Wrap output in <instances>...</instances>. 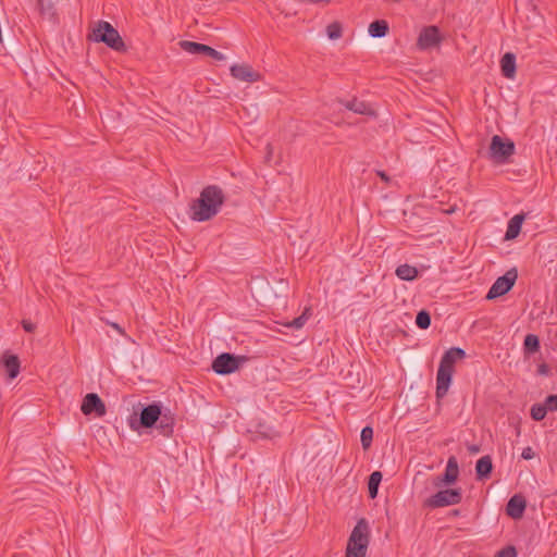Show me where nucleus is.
<instances>
[{
    "mask_svg": "<svg viewBox=\"0 0 557 557\" xmlns=\"http://www.w3.org/2000/svg\"><path fill=\"white\" fill-rule=\"evenodd\" d=\"M515 153V144L510 139H504L494 135L488 148V158L496 164H505Z\"/></svg>",
    "mask_w": 557,
    "mask_h": 557,
    "instance_id": "obj_5",
    "label": "nucleus"
},
{
    "mask_svg": "<svg viewBox=\"0 0 557 557\" xmlns=\"http://www.w3.org/2000/svg\"><path fill=\"white\" fill-rule=\"evenodd\" d=\"M441 42L438 28L436 26L424 27L418 37V47L421 50H426L437 46Z\"/></svg>",
    "mask_w": 557,
    "mask_h": 557,
    "instance_id": "obj_12",
    "label": "nucleus"
},
{
    "mask_svg": "<svg viewBox=\"0 0 557 557\" xmlns=\"http://www.w3.org/2000/svg\"><path fill=\"white\" fill-rule=\"evenodd\" d=\"M2 363L8 372L10 379H15L20 373V360L15 355L4 352L2 356Z\"/></svg>",
    "mask_w": 557,
    "mask_h": 557,
    "instance_id": "obj_16",
    "label": "nucleus"
},
{
    "mask_svg": "<svg viewBox=\"0 0 557 557\" xmlns=\"http://www.w3.org/2000/svg\"><path fill=\"white\" fill-rule=\"evenodd\" d=\"M361 445L364 450H368L371 447L373 440V429L371 426H364L361 430Z\"/></svg>",
    "mask_w": 557,
    "mask_h": 557,
    "instance_id": "obj_28",
    "label": "nucleus"
},
{
    "mask_svg": "<svg viewBox=\"0 0 557 557\" xmlns=\"http://www.w3.org/2000/svg\"><path fill=\"white\" fill-rule=\"evenodd\" d=\"M369 543V523L364 518H360L349 535L345 557H366Z\"/></svg>",
    "mask_w": 557,
    "mask_h": 557,
    "instance_id": "obj_3",
    "label": "nucleus"
},
{
    "mask_svg": "<svg viewBox=\"0 0 557 557\" xmlns=\"http://www.w3.org/2000/svg\"><path fill=\"white\" fill-rule=\"evenodd\" d=\"M131 428L137 429L134 422H131Z\"/></svg>",
    "mask_w": 557,
    "mask_h": 557,
    "instance_id": "obj_42",
    "label": "nucleus"
},
{
    "mask_svg": "<svg viewBox=\"0 0 557 557\" xmlns=\"http://www.w3.org/2000/svg\"><path fill=\"white\" fill-rule=\"evenodd\" d=\"M523 221H524L523 214H516L515 216H512L509 220L508 225H507V231L505 234L506 240L515 239L519 235Z\"/></svg>",
    "mask_w": 557,
    "mask_h": 557,
    "instance_id": "obj_21",
    "label": "nucleus"
},
{
    "mask_svg": "<svg viewBox=\"0 0 557 557\" xmlns=\"http://www.w3.org/2000/svg\"><path fill=\"white\" fill-rule=\"evenodd\" d=\"M231 75L238 81L255 83L260 79V74L252 69L249 64L240 63L234 64L230 69Z\"/></svg>",
    "mask_w": 557,
    "mask_h": 557,
    "instance_id": "obj_11",
    "label": "nucleus"
},
{
    "mask_svg": "<svg viewBox=\"0 0 557 557\" xmlns=\"http://www.w3.org/2000/svg\"><path fill=\"white\" fill-rule=\"evenodd\" d=\"M549 372H550V369H549L547 363L539 364V367H537V374L546 376V375L549 374Z\"/></svg>",
    "mask_w": 557,
    "mask_h": 557,
    "instance_id": "obj_37",
    "label": "nucleus"
},
{
    "mask_svg": "<svg viewBox=\"0 0 557 557\" xmlns=\"http://www.w3.org/2000/svg\"><path fill=\"white\" fill-rule=\"evenodd\" d=\"M518 277L517 270L510 269L503 276H499L491 286L486 299H495L507 294L515 285Z\"/></svg>",
    "mask_w": 557,
    "mask_h": 557,
    "instance_id": "obj_7",
    "label": "nucleus"
},
{
    "mask_svg": "<svg viewBox=\"0 0 557 557\" xmlns=\"http://www.w3.org/2000/svg\"><path fill=\"white\" fill-rule=\"evenodd\" d=\"M466 357V351L459 347H451L443 355L436 375V397L443 398L449 388L454 366L456 361Z\"/></svg>",
    "mask_w": 557,
    "mask_h": 557,
    "instance_id": "obj_2",
    "label": "nucleus"
},
{
    "mask_svg": "<svg viewBox=\"0 0 557 557\" xmlns=\"http://www.w3.org/2000/svg\"><path fill=\"white\" fill-rule=\"evenodd\" d=\"M38 8H39L40 13L44 14V15H46V14L52 15L53 14V12H52V10H53L52 3H47L46 4L44 0H38Z\"/></svg>",
    "mask_w": 557,
    "mask_h": 557,
    "instance_id": "obj_31",
    "label": "nucleus"
},
{
    "mask_svg": "<svg viewBox=\"0 0 557 557\" xmlns=\"http://www.w3.org/2000/svg\"><path fill=\"white\" fill-rule=\"evenodd\" d=\"M376 174L381 177L385 183H389L391 178L384 171H376Z\"/></svg>",
    "mask_w": 557,
    "mask_h": 557,
    "instance_id": "obj_38",
    "label": "nucleus"
},
{
    "mask_svg": "<svg viewBox=\"0 0 557 557\" xmlns=\"http://www.w3.org/2000/svg\"><path fill=\"white\" fill-rule=\"evenodd\" d=\"M396 275L404 281H412L418 276L417 268L409 264H400L395 271Z\"/></svg>",
    "mask_w": 557,
    "mask_h": 557,
    "instance_id": "obj_23",
    "label": "nucleus"
},
{
    "mask_svg": "<svg viewBox=\"0 0 557 557\" xmlns=\"http://www.w3.org/2000/svg\"><path fill=\"white\" fill-rule=\"evenodd\" d=\"M161 417V407L158 404H151L144 407L139 414V425L143 428H152Z\"/></svg>",
    "mask_w": 557,
    "mask_h": 557,
    "instance_id": "obj_13",
    "label": "nucleus"
},
{
    "mask_svg": "<svg viewBox=\"0 0 557 557\" xmlns=\"http://www.w3.org/2000/svg\"><path fill=\"white\" fill-rule=\"evenodd\" d=\"M547 413V407L542 404H535L531 407V417L535 421H541Z\"/></svg>",
    "mask_w": 557,
    "mask_h": 557,
    "instance_id": "obj_30",
    "label": "nucleus"
},
{
    "mask_svg": "<svg viewBox=\"0 0 557 557\" xmlns=\"http://www.w3.org/2000/svg\"><path fill=\"white\" fill-rule=\"evenodd\" d=\"M174 424H175V419L170 412L169 413L161 412V417L158 420L156 425H157L159 433L161 435L168 437V436L172 435Z\"/></svg>",
    "mask_w": 557,
    "mask_h": 557,
    "instance_id": "obj_17",
    "label": "nucleus"
},
{
    "mask_svg": "<svg viewBox=\"0 0 557 557\" xmlns=\"http://www.w3.org/2000/svg\"><path fill=\"white\" fill-rule=\"evenodd\" d=\"M459 475V467L458 461L455 456H451L447 460L446 469L444 474H442L443 480L446 481L449 485L454 484Z\"/></svg>",
    "mask_w": 557,
    "mask_h": 557,
    "instance_id": "obj_20",
    "label": "nucleus"
},
{
    "mask_svg": "<svg viewBox=\"0 0 557 557\" xmlns=\"http://www.w3.org/2000/svg\"><path fill=\"white\" fill-rule=\"evenodd\" d=\"M502 73L506 78H513L516 74V55L507 52L500 60Z\"/></svg>",
    "mask_w": 557,
    "mask_h": 557,
    "instance_id": "obj_19",
    "label": "nucleus"
},
{
    "mask_svg": "<svg viewBox=\"0 0 557 557\" xmlns=\"http://www.w3.org/2000/svg\"><path fill=\"white\" fill-rule=\"evenodd\" d=\"M517 552L513 546H507L503 549H500L495 557H516Z\"/></svg>",
    "mask_w": 557,
    "mask_h": 557,
    "instance_id": "obj_33",
    "label": "nucleus"
},
{
    "mask_svg": "<svg viewBox=\"0 0 557 557\" xmlns=\"http://www.w3.org/2000/svg\"><path fill=\"white\" fill-rule=\"evenodd\" d=\"M462 499L461 488H446L440 490L434 495L428 497L423 502V507L425 508H441L451 505H457Z\"/></svg>",
    "mask_w": 557,
    "mask_h": 557,
    "instance_id": "obj_6",
    "label": "nucleus"
},
{
    "mask_svg": "<svg viewBox=\"0 0 557 557\" xmlns=\"http://www.w3.org/2000/svg\"><path fill=\"white\" fill-rule=\"evenodd\" d=\"M523 348L527 354H534L540 349V339L535 334H528L524 337Z\"/></svg>",
    "mask_w": 557,
    "mask_h": 557,
    "instance_id": "obj_25",
    "label": "nucleus"
},
{
    "mask_svg": "<svg viewBox=\"0 0 557 557\" xmlns=\"http://www.w3.org/2000/svg\"><path fill=\"white\" fill-rule=\"evenodd\" d=\"M369 35L373 38H381L388 33V24L384 20L372 22L368 28Z\"/></svg>",
    "mask_w": 557,
    "mask_h": 557,
    "instance_id": "obj_22",
    "label": "nucleus"
},
{
    "mask_svg": "<svg viewBox=\"0 0 557 557\" xmlns=\"http://www.w3.org/2000/svg\"><path fill=\"white\" fill-rule=\"evenodd\" d=\"M81 410L86 416L94 412L97 417H103L107 412L104 403L95 393H89L84 397Z\"/></svg>",
    "mask_w": 557,
    "mask_h": 557,
    "instance_id": "obj_10",
    "label": "nucleus"
},
{
    "mask_svg": "<svg viewBox=\"0 0 557 557\" xmlns=\"http://www.w3.org/2000/svg\"><path fill=\"white\" fill-rule=\"evenodd\" d=\"M326 35L331 40H337L343 35V26L339 22H332L326 26Z\"/></svg>",
    "mask_w": 557,
    "mask_h": 557,
    "instance_id": "obj_27",
    "label": "nucleus"
},
{
    "mask_svg": "<svg viewBox=\"0 0 557 557\" xmlns=\"http://www.w3.org/2000/svg\"><path fill=\"white\" fill-rule=\"evenodd\" d=\"M382 473L380 471H374L370 474L368 481V491L370 498L374 499L377 496L379 485L382 481Z\"/></svg>",
    "mask_w": 557,
    "mask_h": 557,
    "instance_id": "obj_24",
    "label": "nucleus"
},
{
    "mask_svg": "<svg viewBox=\"0 0 557 557\" xmlns=\"http://www.w3.org/2000/svg\"><path fill=\"white\" fill-rule=\"evenodd\" d=\"M113 329H115L121 335H124V330L117 323H109Z\"/></svg>",
    "mask_w": 557,
    "mask_h": 557,
    "instance_id": "obj_40",
    "label": "nucleus"
},
{
    "mask_svg": "<svg viewBox=\"0 0 557 557\" xmlns=\"http://www.w3.org/2000/svg\"><path fill=\"white\" fill-rule=\"evenodd\" d=\"M22 326L25 330V332L33 333L36 330V325L30 322L29 320H23Z\"/></svg>",
    "mask_w": 557,
    "mask_h": 557,
    "instance_id": "obj_36",
    "label": "nucleus"
},
{
    "mask_svg": "<svg viewBox=\"0 0 557 557\" xmlns=\"http://www.w3.org/2000/svg\"><path fill=\"white\" fill-rule=\"evenodd\" d=\"M273 153V147L271 144L267 145V160H270Z\"/></svg>",
    "mask_w": 557,
    "mask_h": 557,
    "instance_id": "obj_39",
    "label": "nucleus"
},
{
    "mask_svg": "<svg viewBox=\"0 0 557 557\" xmlns=\"http://www.w3.org/2000/svg\"><path fill=\"white\" fill-rule=\"evenodd\" d=\"M345 107L357 114L369 116L375 115V111L372 109V107L364 101L352 99L350 101H346Z\"/></svg>",
    "mask_w": 557,
    "mask_h": 557,
    "instance_id": "obj_18",
    "label": "nucleus"
},
{
    "mask_svg": "<svg viewBox=\"0 0 557 557\" xmlns=\"http://www.w3.org/2000/svg\"><path fill=\"white\" fill-rule=\"evenodd\" d=\"M469 449H470L471 453H478L479 451V447L478 446H471Z\"/></svg>",
    "mask_w": 557,
    "mask_h": 557,
    "instance_id": "obj_41",
    "label": "nucleus"
},
{
    "mask_svg": "<svg viewBox=\"0 0 557 557\" xmlns=\"http://www.w3.org/2000/svg\"><path fill=\"white\" fill-rule=\"evenodd\" d=\"M309 317H310V309L306 308L305 311L299 317L293 319L292 321L284 323L283 325L287 326V327H294L296 330H299L306 324Z\"/></svg>",
    "mask_w": 557,
    "mask_h": 557,
    "instance_id": "obj_26",
    "label": "nucleus"
},
{
    "mask_svg": "<svg viewBox=\"0 0 557 557\" xmlns=\"http://www.w3.org/2000/svg\"><path fill=\"white\" fill-rule=\"evenodd\" d=\"M535 456L534 454V450L532 449V447L528 446L525 448H523L522 453H521V457L525 460H530V459H533Z\"/></svg>",
    "mask_w": 557,
    "mask_h": 557,
    "instance_id": "obj_34",
    "label": "nucleus"
},
{
    "mask_svg": "<svg viewBox=\"0 0 557 557\" xmlns=\"http://www.w3.org/2000/svg\"><path fill=\"white\" fill-rule=\"evenodd\" d=\"M224 200L225 196L222 188L216 185L205 187L199 198L190 205V218L198 222L212 219L220 211Z\"/></svg>",
    "mask_w": 557,
    "mask_h": 557,
    "instance_id": "obj_1",
    "label": "nucleus"
},
{
    "mask_svg": "<svg viewBox=\"0 0 557 557\" xmlns=\"http://www.w3.org/2000/svg\"><path fill=\"white\" fill-rule=\"evenodd\" d=\"M433 486L436 488H442L444 486H449V484L443 480L442 475H437L433 479Z\"/></svg>",
    "mask_w": 557,
    "mask_h": 557,
    "instance_id": "obj_35",
    "label": "nucleus"
},
{
    "mask_svg": "<svg viewBox=\"0 0 557 557\" xmlns=\"http://www.w3.org/2000/svg\"><path fill=\"white\" fill-rule=\"evenodd\" d=\"M527 507L522 495H513L507 503L506 513L512 519H521Z\"/></svg>",
    "mask_w": 557,
    "mask_h": 557,
    "instance_id": "obj_14",
    "label": "nucleus"
},
{
    "mask_svg": "<svg viewBox=\"0 0 557 557\" xmlns=\"http://www.w3.org/2000/svg\"><path fill=\"white\" fill-rule=\"evenodd\" d=\"M178 46L181 47L182 50H184L185 52H188L190 54H205V55H208L216 61L225 60L224 54H222L218 50L213 49L212 47L203 45V44L189 41V40H181L178 42Z\"/></svg>",
    "mask_w": 557,
    "mask_h": 557,
    "instance_id": "obj_9",
    "label": "nucleus"
},
{
    "mask_svg": "<svg viewBox=\"0 0 557 557\" xmlns=\"http://www.w3.org/2000/svg\"><path fill=\"white\" fill-rule=\"evenodd\" d=\"M92 36L96 42H104L109 48L119 52L126 51V46L123 38L109 22H98L96 28L94 29Z\"/></svg>",
    "mask_w": 557,
    "mask_h": 557,
    "instance_id": "obj_4",
    "label": "nucleus"
},
{
    "mask_svg": "<svg viewBox=\"0 0 557 557\" xmlns=\"http://www.w3.org/2000/svg\"><path fill=\"white\" fill-rule=\"evenodd\" d=\"M543 405L547 407V410L557 411V395H549L546 397L545 404Z\"/></svg>",
    "mask_w": 557,
    "mask_h": 557,
    "instance_id": "obj_32",
    "label": "nucleus"
},
{
    "mask_svg": "<svg viewBox=\"0 0 557 557\" xmlns=\"http://www.w3.org/2000/svg\"><path fill=\"white\" fill-rule=\"evenodd\" d=\"M242 359L232 354L223 352L219 355L212 362V369L218 374H230L235 372L240 364Z\"/></svg>",
    "mask_w": 557,
    "mask_h": 557,
    "instance_id": "obj_8",
    "label": "nucleus"
},
{
    "mask_svg": "<svg viewBox=\"0 0 557 557\" xmlns=\"http://www.w3.org/2000/svg\"><path fill=\"white\" fill-rule=\"evenodd\" d=\"M493 470V462L491 456L486 455L481 457L475 465V473L478 480L488 479Z\"/></svg>",
    "mask_w": 557,
    "mask_h": 557,
    "instance_id": "obj_15",
    "label": "nucleus"
},
{
    "mask_svg": "<svg viewBox=\"0 0 557 557\" xmlns=\"http://www.w3.org/2000/svg\"><path fill=\"white\" fill-rule=\"evenodd\" d=\"M416 324L422 330H426L431 325V315L428 311L421 310L416 317Z\"/></svg>",
    "mask_w": 557,
    "mask_h": 557,
    "instance_id": "obj_29",
    "label": "nucleus"
}]
</instances>
